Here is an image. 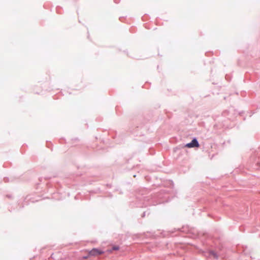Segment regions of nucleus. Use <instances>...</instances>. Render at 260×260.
<instances>
[{"instance_id":"obj_1","label":"nucleus","mask_w":260,"mask_h":260,"mask_svg":"<svg viewBox=\"0 0 260 260\" xmlns=\"http://www.w3.org/2000/svg\"><path fill=\"white\" fill-rule=\"evenodd\" d=\"M170 201L168 190L167 189H161L153 194L147 196H144L143 193L136 195V204L139 207L156 206Z\"/></svg>"},{"instance_id":"obj_2","label":"nucleus","mask_w":260,"mask_h":260,"mask_svg":"<svg viewBox=\"0 0 260 260\" xmlns=\"http://www.w3.org/2000/svg\"><path fill=\"white\" fill-rule=\"evenodd\" d=\"M250 159L253 163L255 164L256 169L260 168V153L259 152H255L250 156Z\"/></svg>"},{"instance_id":"obj_3","label":"nucleus","mask_w":260,"mask_h":260,"mask_svg":"<svg viewBox=\"0 0 260 260\" xmlns=\"http://www.w3.org/2000/svg\"><path fill=\"white\" fill-rule=\"evenodd\" d=\"M200 144L196 137H193L189 143H186L185 147L187 148H194L199 147Z\"/></svg>"},{"instance_id":"obj_4","label":"nucleus","mask_w":260,"mask_h":260,"mask_svg":"<svg viewBox=\"0 0 260 260\" xmlns=\"http://www.w3.org/2000/svg\"><path fill=\"white\" fill-rule=\"evenodd\" d=\"M105 253L104 251L100 248H93L89 251V255L91 256H96L101 255Z\"/></svg>"},{"instance_id":"obj_5","label":"nucleus","mask_w":260,"mask_h":260,"mask_svg":"<svg viewBox=\"0 0 260 260\" xmlns=\"http://www.w3.org/2000/svg\"><path fill=\"white\" fill-rule=\"evenodd\" d=\"M120 249V247L118 245H112L111 249H108V251L109 252H112L113 251H117Z\"/></svg>"},{"instance_id":"obj_6","label":"nucleus","mask_w":260,"mask_h":260,"mask_svg":"<svg viewBox=\"0 0 260 260\" xmlns=\"http://www.w3.org/2000/svg\"><path fill=\"white\" fill-rule=\"evenodd\" d=\"M177 231H180L181 232L183 233H186L189 231V230L188 229V226H183L181 229H178Z\"/></svg>"},{"instance_id":"obj_7","label":"nucleus","mask_w":260,"mask_h":260,"mask_svg":"<svg viewBox=\"0 0 260 260\" xmlns=\"http://www.w3.org/2000/svg\"><path fill=\"white\" fill-rule=\"evenodd\" d=\"M209 254L215 258H217L218 256L217 254V253L214 251V250H210L209 251Z\"/></svg>"},{"instance_id":"obj_8","label":"nucleus","mask_w":260,"mask_h":260,"mask_svg":"<svg viewBox=\"0 0 260 260\" xmlns=\"http://www.w3.org/2000/svg\"><path fill=\"white\" fill-rule=\"evenodd\" d=\"M149 214H150V212H149V209L147 211H144L143 212V213L141 215V217L144 218L146 216V215H149Z\"/></svg>"},{"instance_id":"obj_9","label":"nucleus","mask_w":260,"mask_h":260,"mask_svg":"<svg viewBox=\"0 0 260 260\" xmlns=\"http://www.w3.org/2000/svg\"><path fill=\"white\" fill-rule=\"evenodd\" d=\"M71 140H72V141H73V143H72L73 146L75 145L74 144V142H78L79 141V139L78 138H73Z\"/></svg>"},{"instance_id":"obj_10","label":"nucleus","mask_w":260,"mask_h":260,"mask_svg":"<svg viewBox=\"0 0 260 260\" xmlns=\"http://www.w3.org/2000/svg\"><path fill=\"white\" fill-rule=\"evenodd\" d=\"M115 191H119L120 194H123V192L121 191V190L119 187H116L115 189Z\"/></svg>"},{"instance_id":"obj_11","label":"nucleus","mask_w":260,"mask_h":260,"mask_svg":"<svg viewBox=\"0 0 260 260\" xmlns=\"http://www.w3.org/2000/svg\"><path fill=\"white\" fill-rule=\"evenodd\" d=\"M229 113V111H224L222 114V115L223 116H228V114Z\"/></svg>"},{"instance_id":"obj_12","label":"nucleus","mask_w":260,"mask_h":260,"mask_svg":"<svg viewBox=\"0 0 260 260\" xmlns=\"http://www.w3.org/2000/svg\"><path fill=\"white\" fill-rule=\"evenodd\" d=\"M4 181L5 182H9V178L8 177H4Z\"/></svg>"},{"instance_id":"obj_13","label":"nucleus","mask_w":260,"mask_h":260,"mask_svg":"<svg viewBox=\"0 0 260 260\" xmlns=\"http://www.w3.org/2000/svg\"><path fill=\"white\" fill-rule=\"evenodd\" d=\"M199 252H200V253H204L205 252V250L202 249H199Z\"/></svg>"},{"instance_id":"obj_14","label":"nucleus","mask_w":260,"mask_h":260,"mask_svg":"<svg viewBox=\"0 0 260 260\" xmlns=\"http://www.w3.org/2000/svg\"><path fill=\"white\" fill-rule=\"evenodd\" d=\"M6 197L9 199H12V196L11 194H7Z\"/></svg>"},{"instance_id":"obj_15","label":"nucleus","mask_w":260,"mask_h":260,"mask_svg":"<svg viewBox=\"0 0 260 260\" xmlns=\"http://www.w3.org/2000/svg\"><path fill=\"white\" fill-rule=\"evenodd\" d=\"M243 113H244V111H242L239 112L238 114L239 115H242Z\"/></svg>"},{"instance_id":"obj_16","label":"nucleus","mask_w":260,"mask_h":260,"mask_svg":"<svg viewBox=\"0 0 260 260\" xmlns=\"http://www.w3.org/2000/svg\"><path fill=\"white\" fill-rule=\"evenodd\" d=\"M88 257H89V255H87V256H83V259H87V258H88Z\"/></svg>"},{"instance_id":"obj_17","label":"nucleus","mask_w":260,"mask_h":260,"mask_svg":"<svg viewBox=\"0 0 260 260\" xmlns=\"http://www.w3.org/2000/svg\"><path fill=\"white\" fill-rule=\"evenodd\" d=\"M106 186L108 187H109V188H111L112 185L111 184H106Z\"/></svg>"},{"instance_id":"obj_18","label":"nucleus","mask_w":260,"mask_h":260,"mask_svg":"<svg viewBox=\"0 0 260 260\" xmlns=\"http://www.w3.org/2000/svg\"><path fill=\"white\" fill-rule=\"evenodd\" d=\"M114 2L116 4L119 3V1L118 0H114Z\"/></svg>"},{"instance_id":"obj_19","label":"nucleus","mask_w":260,"mask_h":260,"mask_svg":"<svg viewBox=\"0 0 260 260\" xmlns=\"http://www.w3.org/2000/svg\"><path fill=\"white\" fill-rule=\"evenodd\" d=\"M9 211L10 212H12L13 211V209L12 208H10V209H9Z\"/></svg>"},{"instance_id":"obj_20","label":"nucleus","mask_w":260,"mask_h":260,"mask_svg":"<svg viewBox=\"0 0 260 260\" xmlns=\"http://www.w3.org/2000/svg\"><path fill=\"white\" fill-rule=\"evenodd\" d=\"M109 197H110V198H112V197H113V195H112L111 193H110V194H109Z\"/></svg>"},{"instance_id":"obj_21","label":"nucleus","mask_w":260,"mask_h":260,"mask_svg":"<svg viewBox=\"0 0 260 260\" xmlns=\"http://www.w3.org/2000/svg\"><path fill=\"white\" fill-rule=\"evenodd\" d=\"M53 254H52L50 257H51V258H54V257H53Z\"/></svg>"},{"instance_id":"obj_22","label":"nucleus","mask_w":260,"mask_h":260,"mask_svg":"<svg viewBox=\"0 0 260 260\" xmlns=\"http://www.w3.org/2000/svg\"><path fill=\"white\" fill-rule=\"evenodd\" d=\"M254 113H255L254 112H252V114L250 115V116H251V115H252V114H254Z\"/></svg>"},{"instance_id":"obj_23","label":"nucleus","mask_w":260,"mask_h":260,"mask_svg":"<svg viewBox=\"0 0 260 260\" xmlns=\"http://www.w3.org/2000/svg\"><path fill=\"white\" fill-rule=\"evenodd\" d=\"M224 126V124H222L221 126Z\"/></svg>"},{"instance_id":"obj_24","label":"nucleus","mask_w":260,"mask_h":260,"mask_svg":"<svg viewBox=\"0 0 260 260\" xmlns=\"http://www.w3.org/2000/svg\"><path fill=\"white\" fill-rule=\"evenodd\" d=\"M23 207H24V206H22L20 207V208H23Z\"/></svg>"},{"instance_id":"obj_25","label":"nucleus","mask_w":260,"mask_h":260,"mask_svg":"<svg viewBox=\"0 0 260 260\" xmlns=\"http://www.w3.org/2000/svg\"><path fill=\"white\" fill-rule=\"evenodd\" d=\"M257 109L260 108V107H259L258 106H257Z\"/></svg>"},{"instance_id":"obj_26","label":"nucleus","mask_w":260,"mask_h":260,"mask_svg":"<svg viewBox=\"0 0 260 260\" xmlns=\"http://www.w3.org/2000/svg\"><path fill=\"white\" fill-rule=\"evenodd\" d=\"M214 126H218L217 124H215Z\"/></svg>"},{"instance_id":"obj_27","label":"nucleus","mask_w":260,"mask_h":260,"mask_svg":"<svg viewBox=\"0 0 260 260\" xmlns=\"http://www.w3.org/2000/svg\"><path fill=\"white\" fill-rule=\"evenodd\" d=\"M134 177H136V175H134Z\"/></svg>"}]
</instances>
